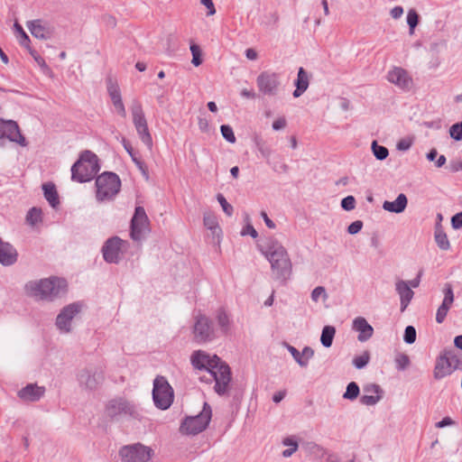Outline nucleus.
<instances>
[{
  "label": "nucleus",
  "mask_w": 462,
  "mask_h": 462,
  "mask_svg": "<svg viewBox=\"0 0 462 462\" xmlns=\"http://www.w3.org/2000/svg\"><path fill=\"white\" fill-rule=\"evenodd\" d=\"M26 291L41 300H53L63 296L67 291V282L58 277L42 279L29 282L25 285Z\"/></svg>",
  "instance_id": "1"
},
{
  "label": "nucleus",
  "mask_w": 462,
  "mask_h": 462,
  "mask_svg": "<svg viewBox=\"0 0 462 462\" xmlns=\"http://www.w3.org/2000/svg\"><path fill=\"white\" fill-rule=\"evenodd\" d=\"M105 414L113 421L140 420L142 418L138 406L134 402L122 396L115 397L106 402Z\"/></svg>",
  "instance_id": "2"
},
{
  "label": "nucleus",
  "mask_w": 462,
  "mask_h": 462,
  "mask_svg": "<svg viewBox=\"0 0 462 462\" xmlns=\"http://www.w3.org/2000/svg\"><path fill=\"white\" fill-rule=\"evenodd\" d=\"M96 198L99 202L113 200L121 189L119 176L112 171H104L96 179Z\"/></svg>",
  "instance_id": "3"
},
{
  "label": "nucleus",
  "mask_w": 462,
  "mask_h": 462,
  "mask_svg": "<svg viewBox=\"0 0 462 462\" xmlns=\"http://www.w3.org/2000/svg\"><path fill=\"white\" fill-rule=\"evenodd\" d=\"M212 416L211 407L204 402L202 411L196 416L187 417L180 424V431L186 435H197L208 425Z\"/></svg>",
  "instance_id": "4"
},
{
  "label": "nucleus",
  "mask_w": 462,
  "mask_h": 462,
  "mask_svg": "<svg viewBox=\"0 0 462 462\" xmlns=\"http://www.w3.org/2000/svg\"><path fill=\"white\" fill-rule=\"evenodd\" d=\"M174 393L168 380L162 375H157L153 380L152 400L154 405L161 410H167L172 404Z\"/></svg>",
  "instance_id": "5"
},
{
  "label": "nucleus",
  "mask_w": 462,
  "mask_h": 462,
  "mask_svg": "<svg viewBox=\"0 0 462 462\" xmlns=\"http://www.w3.org/2000/svg\"><path fill=\"white\" fill-rule=\"evenodd\" d=\"M133 123L142 142L151 149L152 146V135L149 132L147 120L145 118L142 104L134 100L131 106Z\"/></svg>",
  "instance_id": "6"
},
{
  "label": "nucleus",
  "mask_w": 462,
  "mask_h": 462,
  "mask_svg": "<svg viewBox=\"0 0 462 462\" xmlns=\"http://www.w3.org/2000/svg\"><path fill=\"white\" fill-rule=\"evenodd\" d=\"M152 452L151 448L138 442L123 446L118 455L122 462H148Z\"/></svg>",
  "instance_id": "7"
},
{
  "label": "nucleus",
  "mask_w": 462,
  "mask_h": 462,
  "mask_svg": "<svg viewBox=\"0 0 462 462\" xmlns=\"http://www.w3.org/2000/svg\"><path fill=\"white\" fill-rule=\"evenodd\" d=\"M209 374V381H215V392L220 396L227 394L232 379V373L229 365L226 362L220 360L217 367L212 369Z\"/></svg>",
  "instance_id": "8"
},
{
  "label": "nucleus",
  "mask_w": 462,
  "mask_h": 462,
  "mask_svg": "<svg viewBox=\"0 0 462 462\" xmlns=\"http://www.w3.org/2000/svg\"><path fill=\"white\" fill-rule=\"evenodd\" d=\"M193 326V338L198 344L213 341L216 337V329L212 320L205 315H198Z\"/></svg>",
  "instance_id": "9"
},
{
  "label": "nucleus",
  "mask_w": 462,
  "mask_h": 462,
  "mask_svg": "<svg viewBox=\"0 0 462 462\" xmlns=\"http://www.w3.org/2000/svg\"><path fill=\"white\" fill-rule=\"evenodd\" d=\"M128 243L118 236L108 238L102 246L104 260L108 263H118Z\"/></svg>",
  "instance_id": "10"
},
{
  "label": "nucleus",
  "mask_w": 462,
  "mask_h": 462,
  "mask_svg": "<svg viewBox=\"0 0 462 462\" xmlns=\"http://www.w3.org/2000/svg\"><path fill=\"white\" fill-rule=\"evenodd\" d=\"M256 85L263 95L274 97L279 93L281 87L280 74L271 71H263L256 78Z\"/></svg>",
  "instance_id": "11"
},
{
  "label": "nucleus",
  "mask_w": 462,
  "mask_h": 462,
  "mask_svg": "<svg viewBox=\"0 0 462 462\" xmlns=\"http://www.w3.org/2000/svg\"><path fill=\"white\" fill-rule=\"evenodd\" d=\"M149 219L144 208L141 206L136 207L134 214L131 219L130 236L134 241L143 239L146 232L149 230Z\"/></svg>",
  "instance_id": "12"
},
{
  "label": "nucleus",
  "mask_w": 462,
  "mask_h": 462,
  "mask_svg": "<svg viewBox=\"0 0 462 462\" xmlns=\"http://www.w3.org/2000/svg\"><path fill=\"white\" fill-rule=\"evenodd\" d=\"M259 250L270 262L289 257L285 247L276 239L267 238L259 245Z\"/></svg>",
  "instance_id": "13"
},
{
  "label": "nucleus",
  "mask_w": 462,
  "mask_h": 462,
  "mask_svg": "<svg viewBox=\"0 0 462 462\" xmlns=\"http://www.w3.org/2000/svg\"><path fill=\"white\" fill-rule=\"evenodd\" d=\"M8 139L11 142L26 146L27 142L21 134L18 124L13 120L0 119V140Z\"/></svg>",
  "instance_id": "14"
},
{
  "label": "nucleus",
  "mask_w": 462,
  "mask_h": 462,
  "mask_svg": "<svg viewBox=\"0 0 462 462\" xmlns=\"http://www.w3.org/2000/svg\"><path fill=\"white\" fill-rule=\"evenodd\" d=\"M221 359L217 356H209L203 350H196L190 356V363L195 369L208 371L217 367Z\"/></svg>",
  "instance_id": "15"
},
{
  "label": "nucleus",
  "mask_w": 462,
  "mask_h": 462,
  "mask_svg": "<svg viewBox=\"0 0 462 462\" xmlns=\"http://www.w3.org/2000/svg\"><path fill=\"white\" fill-rule=\"evenodd\" d=\"M81 305L74 302L64 307L56 319L57 328L63 333L71 331V321L73 318L80 311Z\"/></svg>",
  "instance_id": "16"
},
{
  "label": "nucleus",
  "mask_w": 462,
  "mask_h": 462,
  "mask_svg": "<svg viewBox=\"0 0 462 462\" xmlns=\"http://www.w3.org/2000/svg\"><path fill=\"white\" fill-rule=\"evenodd\" d=\"M79 385L88 390H95L104 380L103 372L97 369H83L78 375Z\"/></svg>",
  "instance_id": "17"
},
{
  "label": "nucleus",
  "mask_w": 462,
  "mask_h": 462,
  "mask_svg": "<svg viewBox=\"0 0 462 462\" xmlns=\"http://www.w3.org/2000/svg\"><path fill=\"white\" fill-rule=\"evenodd\" d=\"M98 170L99 166L87 165L77 161L71 167V179L80 183L87 182L94 179Z\"/></svg>",
  "instance_id": "18"
},
{
  "label": "nucleus",
  "mask_w": 462,
  "mask_h": 462,
  "mask_svg": "<svg viewBox=\"0 0 462 462\" xmlns=\"http://www.w3.org/2000/svg\"><path fill=\"white\" fill-rule=\"evenodd\" d=\"M273 277L281 282H285L291 276L292 265L290 257L273 260L270 262Z\"/></svg>",
  "instance_id": "19"
},
{
  "label": "nucleus",
  "mask_w": 462,
  "mask_h": 462,
  "mask_svg": "<svg viewBox=\"0 0 462 462\" xmlns=\"http://www.w3.org/2000/svg\"><path fill=\"white\" fill-rule=\"evenodd\" d=\"M45 392L44 386H39L37 383H28L18 391L17 396L23 402H35L44 396Z\"/></svg>",
  "instance_id": "20"
},
{
  "label": "nucleus",
  "mask_w": 462,
  "mask_h": 462,
  "mask_svg": "<svg viewBox=\"0 0 462 462\" xmlns=\"http://www.w3.org/2000/svg\"><path fill=\"white\" fill-rule=\"evenodd\" d=\"M443 293H444L443 301L440 304V306L438 308L437 313H436V321L439 324H441L445 320L447 314L454 301V292H453L452 286L449 283L445 284Z\"/></svg>",
  "instance_id": "21"
},
{
  "label": "nucleus",
  "mask_w": 462,
  "mask_h": 462,
  "mask_svg": "<svg viewBox=\"0 0 462 462\" xmlns=\"http://www.w3.org/2000/svg\"><path fill=\"white\" fill-rule=\"evenodd\" d=\"M363 390L365 393H371L360 397L359 402L363 405L374 406L383 398V391L379 384L369 383L365 385Z\"/></svg>",
  "instance_id": "22"
},
{
  "label": "nucleus",
  "mask_w": 462,
  "mask_h": 462,
  "mask_svg": "<svg viewBox=\"0 0 462 462\" xmlns=\"http://www.w3.org/2000/svg\"><path fill=\"white\" fill-rule=\"evenodd\" d=\"M106 84L108 95L117 114L125 118L126 116V111L122 101L121 92L118 85L114 82L112 79H108Z\"/></svg>",
  "instance_id": "23"
},
{
  "label": "nucleus",
  "mask_w": 462,
  "mask_h": 462,
  "mask_svg": "<svg viewBox=\"0 0 462 462\" xmlns=\"http://www.w3.org/2000/svg\"><path fill=\"white\" fill-rule=\"evenodd\" d=\"M387 79L402 89H409L412 83L411 78L409 76L408 72L399 67H396L388 72Z\"/></svg>",
  "instance_id": "24"
},
{
  "label": "nucleus",
  "mask_w": 462,
  "mask_h": 462,
  "mask_svg": "<svg viewBox=\"0 0 462 462\" xmlns=\"http://www.w3.org/2000/svg\"><path fill=\"white\" fill-rule=\"evenodd\" d=\"M18 260L15 247L0 237V263L4 266L14 265Z\"/></svg>",
  "instance_id": "25"
},
{
  "label": "nucleus",
  "mask_w": 462,
  "mask_h": 462,
  "mask_svg": "<svg viewBox=\"0 0 462 462\" xmlns=\"http://www.w3.org/2000/svg\"><path fill=\"white\" fill-rule=\"evenodd\" d=\"M32 35L41 40H48L52 36L51 28L42 20L37 19L29 21L26 23Z\"/></svg>",
  "instance_id": "26"
},
{
  "label": "nucleus",
  "mask_w": 462,
  "mask_h": 462,
  "mask_svg": "<svg viewBox=\"0 0 462 462\" xmlns=\"http://www.w3.org/2000/svg\"><path fill=\"white\" fill-rule=\"evenodd\" d=\"M285 346L300 367H307L314 356V350L310 346H304L301 352L288 343H285Z\"/></svg>",
  "instance_id": "27"
},
{
  "label": "nucleus",
  "mask_w": 462,
  "mask_h": 462,
  "mask_svg": "<svg viewBox=\"0 0 462 462\" xmlns=\"http://www.w3.org/2000/svg\"><path fill=\"white\" fill-rule=\"evenodd\" d=\"M454 372L448 357L445 351L437 358L433 371V376L436 380L450 375Z\"/></svg>",
  "instance_id": "28"
},
{
  "label": "nucleus",
  "mask_w": 462,
  "mask_h": 462,
  "mask_svg": "<svg viewBox=\"0 0 462 462\" xmlns=\"http://www.w3.org/2000/svg\"><path fill=\"white\" fill-rule=\"evenodd\" d=\"M352 328L359 334L357 339L365 342L373 337L374 328L363 317H357L353 320Z\"/></svg>",
  "instance_id": "29"
},
{
  "label": "nucleus",
  "mask_w": 462,
  "mask_h": 462,
  "mask_svg": "<svg viewBox=\"0 0 462 462\" xmlns=\"http://www.w3.org/2000/svg\"><path fill=\"white\" fill-rule=\"evenodd\" d=\"M395 290L400 296L401 310L404 311L413 298L414 292L407 282L399 280L395 283Z\"/></svg>",
  "instance_id": "30"
},
{
  "label": "nucleus",
  "mask_w": 462,
  "mask_h": 462,
  "mask_svg": "<svg viewBox=\"0 0 462 462\" xmlns=\"http://www.w3.org/2000/svg\"><path fill=\"white\" fill-rule=\"evenodd\" d=\"M408 205V199L405 194L400 193L394 201L385 200L383 203V208L385 211L400 214L402 213Z\"/></svg>",
  "instance_id": "31"
},
{
  "label": "nucleus",
  "mask_w": 462,
  "mask_h": 462,
  "mask_svg": "<svg viewBox=\"0 0 462 462\" xmlns=\"http://www.w3.org/2000/svg\"><path fill=\"white\" fill-rule=\"evenodd\" d=\"M310 80L307 71L300 67L298 70L297 79L294 82L296 87L292 95L294 97H300L309 88Z\"/></svg>",
  "instance_id": "32"
},
{
  "label": "nucleus",
  "mask_w": 462,
  "mask_h": 462,
  "mask_svg": "<svg viewBox=\"0 0 462 462\" xmlns=\"http://www.w3.org/2000/svg\"><path fill=\"white\" fill-rule=\"evenodd\" d=\"M42 189L46 200L53 208H56L60 205V199L55 185L52 182L44 183Z\"/></svg>",
  "instance_id": "33"
},
{
  "label": "nucleus",
  "mask_w": 462,
  "mask_h": 462,
  "mask_svg": "<svg viewBox=\"0 0 462 462\" xmlns=\"http://www.w3.org/2000/svg\"><path fill=\"white\" fill-rule=\"evenodd\" d=\"M123 145L127 153L131 156L133 162L137 166V168L141 171L143 176L148 178L147 167L145 163L136 155V152L133 149L132 145L125 139H123Z\"/></svg>",
  "instance_id": "34"
},
{
  "label": "nucleus",
  "mask_w": 462,
  "mask_h": 462,
  "mask_svg": "<svg viewBox=\"0 0 462 462\" xmlns=\"http://www.w3.org/2000/svg\"><path fill=\"white\" fill-rule=\"evenodd\" d=\"M434 237L436 244L441 250H448L450 248V243L448 241L447 234L444 232L441 225L438 224L435 227Z\"/></svg>",
  "instance_id": "35"
},
{
  "label": "nucleus",
  "mask_w": 462,
  "mask_h": 462,
  "mask_svg": "<svg viewBox=\"0 0 462 462\" xmlns=\"http://www.w3.org/2000/svg\"><path fill=\"white\" fill-rule=\"evenodd\" d=\"M216 319L222 333L227 335L230 330L231 321L226 311L224 309H219L217 312Z\"/></svg>",
  "instance_id": "36"
},
{
  "label": "nucleus",
  "mask_w": 462,
  "mask_h": 462,
  "mask_svg": "<svg viewBox=\"0 0 462 462\" xmlns=\"http://www.w3.org/2000/svg\"><path fill=\"white\" fill-rule=\"evenodd\" d=\"M336 334V328L332 326H325L321 332L320 342L324 347H330Z\"/></svg>",
  "instance_id": "37"
},
{
  "label": "nucleus",
  "mask_w": 462,
  "mask_h": 462,
  "mask_svg": "<svg viewBox=\"0 0 462 462\" xmlns=\"http://www.w3.org/2000/svg\"><path fill=\"white\" fill-rule=\"evenodd\" d=\"M360 393L359 385L356 382H350L343 393V398L349 401L356 400Z\"/></svg>",
  "instance_id": "38"
},
{
  "label": "nucleus",
  "mask_w": 462,
  "mask_h": 462,
  "mask_svg": "<svg viewBox=\"0 0 462 462\" xmlns=\"http://www.w3.org/2000/svg\"><path fill=\"white\" fill-rule=\"evenodd\" d=\"M444 351L450 361L453 370H462V356L456 354L452 349H445Z\"/></svg>",
  "instance_id": "39"
},
{
  "label": "nucleus",
  "mask_w": 462,
  "mask_h": 462,
  "mask_svg": "<svg viewBox=\"0 0 462 462\" xmlns=\"http://www.w3.org/2000/svg\"><path fill=\"white\" fill-rule=\"evenodd\" d=\"M307 450L309 454L314 456L316 458H323L328 454L327 449L314 442L307 443Z\"/></svg>",
  "instance_id": "40"
},
{
  "label": "nucleus",
  "mask_w": 462,
  "mask_h": 462,
  "mask_svg": "<svg viewBox=\"0 0 462 462\" xmlns=\"http://www.w3.org/2000/svg\"><path fill=\"white\" fill-rule=\"evenodd\" d=\"M372 151L377 160L383 161L389 155V151L385 146L379 145L376 141L372 143Z\"/></svg>",
  "instance_id": "41"
},
{
  "label": "nucleus",
  "mask_w": 462,
  "mask_h": 462,
  "mask_svg": "<svg viewBox=\"0 0 462 462\" xmlns=\"http://www.w3.org/2000/svg\"><path fill=\"white\" fill-rule=\"evenodd\" d=\"M420 22V16L414 9H410L407 14V23L409 25L410 34L414 33V29Z\"/></svg>",
  "instance_id": "42"
},
{
  "label": "nucleus",
  "mask_w": 462,
  "mask_h": 462,
  "mask_svg": "<svg viewBox=\"0 0 462 462\" xmlns=\"http://www.w3.org/2000/svg\"><path fill=\"white\" fill-rule=\"evenodd\" d=\"M282 444L288 446V448L282 451L283 457H290L298 449V443L292 438H285Z\"/></svg>",
  "instance_id": "43"
},
{
  "label": "nucleus",
  "mask_w": 462,
  "mask_h": 462,
  "mask_svg": "<svg viewBox=\"0 0 462 462\" xmlns=\"http://www.w3.org/2000/svg\"><path fill=\"white\" fill-rule=\"evenodd\" d=\"M26 221L31 226H35L36 224L41 222L42 221V210L37 208H32L26 215Z\"/></svg>",
  "instance_id": "44"
},
{
  "label": "nucleus",
  "mask_w": 462,
  "mask_h": 462,
  "mask_svg": "<svg viewBox=\"0 0 462 462\" xmlns=\"http://www.w3.org/2000/svg\"><path fill=\"white\" fill-rule=\"evenodd\" d=\"M254 143L262 156L265 158L267 160V162L269 163V157L273 152L271 147L268 146L264 141L258 137L254 139Z\"/></svg>",
  "instance_id": "45"
},
{
  "label": "nucleus",
  "mask_w": 462,
  "mask_h": 462,
  "mask_svg": "<svg viewBox=\"0 0 462 462\" xmlns=\"http://www.w3.org/2000/svg\"><path fill=\"white\" fill-rule=\"evenodd\" d=\"M78 161H81V163H88L87 165H95L98 166V159L97 156L90 152V151H84Z\"/></svg>",
  "instance_id": "46"
},
{
  "label": "nucleus",
  "mask_w": 462,
  "mask_h": 462,
  "mask_svg": "<svg viewBox=\"0 0 462 462\" xmlns=\"http://www.w3.org/2000/svg\"><path fill=\"white\" fill-rule=\"evenodd\" d=\"M370 360V353L365 351L362 355L356 356L353 359V365L357 369H363L367 365Z\"/></svg>",
  "instance_id": "47"
},
{
  "label": "nucleus",
  "mask_w": 462,
  "mask_h": 462,
  "mask_svg": "<svg viewBox=\"0 0 462 462\" xmlns=\"http://www.w3.org/2000/svg\"><path fill=\"white\" fill-rule=\"evenodd\" d=\"M14 26L16 32L18 33L19 43L26 49L29 48L31 40L27 33L18 23H15Z\"/></svg>",
  "instance_id": "48"
},
{
  "label": "nucleus",
  "mask_w": 462,
  "mask_h": 462,
  "mask_svg": "<svg viewBox=\"0 0 462 462\" xmlns=\"http://www.w3.org/2000/svg\"><path fill=\"white\" fill-rule=\"evenodd\" d=\"M220 132L224 139L230 143H235L236 139L232 127L228 125H222L220 126Z\"/></svg>",
  "instance_id": "49"
},
{
  "label": "nucleus",
  "mask_w": 462,
  "mask_h": 462,
  "mask_svg": "<svg viewBox=\"0 0 462 462\" xmlns=\"http://www.w3.org/2000/svg\"><path fill=\"white\" fill-rule=\"evenodd\" d=\"M190 51L192 54V64L196 67L199 66L202 63L201 50L199 46L197 44H191Z\"/></svg>",
  "instance_id": "50"
},
{
  "label": "nucleus",
  "mask_w": 462,
  "mask_h": 462,
  "mask_svg": "<svg viewBox=\"0 0 462 462\" xmlns=\"http://www.w3.org/2000/svg\"><path fill=\"white\" fill-rule=\"evenodd\" d=\"M396 368L400 371L405 370L410 365L409 356L405 354H398L395 356Z\"/></svg>",
  "instance_id": "51"
},
{
  "label": "nucleus",
  "mask_w": 462,
  "mask_h": 462,
  "mask_svg": "<svg viewBox=\"0 0 462 462\" xmlns=\"http://www.w3.org/2000/svg\"><path fill=\"white\" fill-rule=\"evenodd\" d=\"M449 134L455 141H462V121L450 126Z\"/></svg>",
  "instance_id": "52"
},
{
  "label": "nucleus",
  "mask_w": 462,
  "mask_h": 462,
  "mask_svg": "<svg viewBox=\"0 0 462 462\" xmlns=\"http://www.w3.org/2000/svg\"><path fill=\"white\" fill-rule=\"evenodd\" d=\"M416 329L413 326L410 325L405 328L403 340L406 344H413L416 340Z\"/></svg>",
  "instance_id": "53"
},
{
  "label": "nucleus",
  "mask_w": 462,
  "mask_h": 462,
  "mask_svg": "<svg viewBox=\"0 0 462 462\" xmlns=\"http://www.w3.org/2000/svg\"><path fill=\"white\" fill-rule=\"evenodd\" d=\"M217 201L219 202L223 211L228 216V217H231L233 215V211H234V208H233V206L230 205L226 198L221 194V193H218L217 195Z\"/></svg>",
  "instance_id": "54"
},
{
  "label": "nucleus",
  "mask_w": 462,
  "mask_h": 462,
  "mask_svg": "<svg viewBox=\"0 0 462 462\" xmlns=\"http://www.w3.org/2000/svg\"><path fill=\"white\" fill-rule=\"evenodd\" d=\"M341 208L346 211H351L356 208V199L354 196H346L341 200Z\"/></svg>",
  "instance_id": "55"
},
{
  "label": "nucleus",
  "mask_w": 462,
  "mask_h": 462,
  "mask_svg": "<svg viewBox=\"0 0 462 462\" xmlns=\"http://www.w3.org/2000/svg\"><path fill=\"white\" fill-rule=\"evenodd\" d=\"M27 50L29 51L30 54L33 58V60L36 61V63L41 68L48 69V66H47L44 59L35 50L32 49L31 46L29 48H27Z\"/></svg>",
  "instance_id": "56"
},
{
  "label": "nucleus",
  "mask_w": 462,
  "mask_h": 462,
  "mask_svg": "<svg viewBox=\"0 0 462 462\" xmlns=\"http://www.w3.org/2000/svg\"><path fill=\"white\" fill-rule=\"evenodd\" d=\"M327 298L326 290L322 286L316 287L311 292V299L313 301H318L320 297Z\"/></svg>",
  "instance_id": "57"
},
{
  "label": "nucleus",
  "mask_w": 462,
  "mask_h": 462,
  "mask_svg": "<svg viewBox=\"0 0 462 462\" xmlns=\"http://www.w3.org/2000/svg\"><path fill=\"white\" fill-rule=\"evenodd\" d=\"M363 227V222L361 220H356L347 226V232L350 235H356L361 231Z\"/></svg>",
  "instance_id": "58"
},
{
  "label": "nucleus",
  "mask_w": 462,
  "mask_h": 462,
  "mask_svg": "<svg viewBox=\"0 0 462 462\" xmlns=\"http://www.w3.org/2000/svg\"><path fill=\"white\" fill-rule=\"evenodd\" d=\"M203 221L205 226L210 230H215L217 227H218L216 218L212 216H204Z\"/></svg>",
  "instance_id": "59"
},
{
  "label": "nucleus",
  "mask_w": 462,
  "mask_h": 462,
  "mask_svg": "<svg viewBox=\"0 0 462 462\" xmlns=\"http://www.w3.org/2000/svg\"><path fill=\"white\" fill-rule=\"evenodd\" d=\"M451 226L454 229L462 227V212H458L451 217Z\"/></svg>",
  "instance_id": "60"
},
{
  "label": "nucleus",
  "mask_w": 462,
  "mask_h": 462,
  "mask_svg": "<svg viewBox=\"0 0 462 462\" xmlns=\"http://www.w3.org/2000/svg\"><path fill=\"white\" fill-rule=\"evenodd\" d=\"M242 236L250 235L253 238H256L258 236V233L255 228L248 223L241 231Z\"/></svg>",
  "instance_id": "61"
},
{
  "label": "nucleus",
  "mask_w": 462,
  "mask_h": 462,
  "mask_svg": "<svg viewBox=\"0 0 462 462\" xmlns=\"http://www.w3.org/2000/svg\"><path fill=\"white\" fill-rule=\"evenodd\" d=\"M286 125H287V122H286L285 117L282 116V117H279L278 119L274 120L272 126L274 131H279V130L283 129L286 126Z\"/></svg>",
  "instance_id": "62"
},
{
  "label": "nucleus",
  "mask_w": 462,
  "mask_h": 462,
  "mask_svg": "<svg viewBox=\"0 0 462 462\" xmlns=\"http://www.w3.org/2000/svg\"><path fill=\"white\" fill-rule=\"evenodd\" d=\"M102 22L110 28H114L116 25V20L114 16L105 14L102 16Z\"/></svg>",
  "instance_id": "63"
},
{
  "label": "nucleus",
  "mask_w": 462,
  "mask_h": 462,
  "mask_svg": "<svg viewBox=\"0 0 462 462\" xmlns=\"http://www.w3.org/2000/svg\"><path fill=\"white\" fill-rule=\"evenodd\" d=\"M456 422L450 417H444L441 420L436 423L437 428H444L447 426L455 425Z\"/></svg>",
  "instance_id": "64"
}]
</instances>
